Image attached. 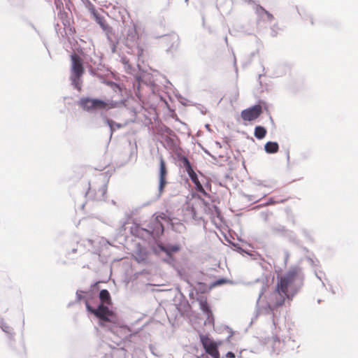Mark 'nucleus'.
<instances>
[{
    "label": "nucleus",
    "mask_w": 358,
    "mask_h": 358,
    "mask_svg": "<svg viewBox=\"0 0 358 358\" xmlns=\"http://www.w3.org/2000/svg\"><path fill=\"white\" fill-rule=\"evenodd\" d=\"M279 145L276 142L268 141L264 145V150L267 153L273 154L278 151Z\"/></svg>",
    "instance_id": "obj_16"
},
{
    "label": "nucleus",
    "mask_w": 358,
    "mask_h": 358,
    "mask_svg": "<svg viewBox=\"0 0 358 358\" xmlns=\"http://www.w3.org/2000/svg\"><path fill=\"white\" fill-rule=\"evenodd\" d=\"M154 218H155V220H157V222H158V220H166V215L165 213H161L159 215H157Z\"/></svg>",
    "instance_id": "obj_22"
},
{
    "label": "nucleus",
    "mask_w": 358,
    "mask_h": 358,
    "mask_svg": "<svg viewBox=\"0 0 358 358\" xmlns=\"http://www.w3.org/2000/svg\"><path fill=\"white\" fill-rule=\"evenodd\" d=\"M224 283V279H220L218 280V284H222Z\"/></svg>",
    "instance_id": "obj_30"
},
{
    "label": "nucleus",
    "mask_w": 358,
    "mask_h": 358,
    "mask_svg": "<svg viewBox=\"0 0 358 358\" xmlns=\"http://www.w3.org/2000/svg\"><path fill=\"white\" fill-rule=\"evenodd\" d=\"M94 110H109L117 107V103L113 101H105L98 99H93Z\"/></svg>",
    "instance_id": "obj_8"
},
{
    "label": "nucleus",
    "mask_w": 358,
    "mask_h": 358,
    "mask_svg": "<svg viewBox=\"0 0 358 358\" xmlns=\"http://www.w3.org/2000/svg\"><path fill=\"white\" fill-rule=\"evenodd\" d=\"M85 304L87 310L100 320V326L105 327V322L115 323L117 322L116 314L108 306L100 304L97 308H93L88 302H86Z\"/></svg>",
    "instance_id": "obj_2"
},
{
    "label": "nucleus",
    "mask_w": 358,
    "mask_h": 358,
    "mask_svg": "<svg viewBox=\"0 0 358 358\" xmlns=\"http://www.w3.org/2000/svg\"><path fill=\"white\" fill-rule=\"evenodd\" d=\"M231 62H232L234 66H235L236 72H237V67L236 66V57L232 50H231Z\"/></svg>",
    "instance_id": "obj_25"
},
{
    "label": "nucleus",
    "mask_w": 358,
    "mask_h": 358,
    "mask_svg": "<svg viewBox=\"0 0 358 358\" xmlns=\"http://www.w3.org/2000/svg\"><path fill=\"white\" fill-rule=\"evenodd\" d=\"M256 13L258 16L262 20H266L268 21H271L273 18L272 14L266 11L262 6H257L256 7Z\"/></svg>",
    "instance_id": "obj_12"
},
{
    "label": "nucleus",
    "mask_w": 358,
    "mask_h": 358,
    "mask_svg": "<svg viewBox=\"0 0 358 358\" xmlns=\"http://www.w3.org/2000/svg\"><path fill=\"white\" fill-rule=\"evenodd\" d=\"M102 195H104L106 192V188L105 187H103L101 189Z\"/></svg>",
    "instance_id": "obj_29"
},
{
    "label": "nucleus",
    "mask_w": 358,
    "mask_h": 358,
    "mask_svg": "<svg viewBox=\"0 0 358 358\" xmlns=\"http://www.w3.org/2000/svg\"><path fill=\"white\" fill-rule=\"evenodd\" d=\"M71 61L72 73L71 80L76 87L80 91L81 87L80 86L79 81L85 72L83 61L82 58L76 53L71 55Z\"/></svg>",
    "instance_id": "obj_3"
},
{
    "label": "nucleus",
    "mask_w": 358,
    "mask_h": 358,
    "mask_svg": "<svg viewBox=\"0 0 358 358\" xmlns=\"http://www.w3.org/2000/svg\"><path fill=\"white\" fill-rule=\"evenodd\" d=\"M266 134V129L262 126H257L255 128L254 135L257 139H262Z\"/></svg>",
    "instance_id": "obj_17"
},
{
    "label": "nucleus",
    "mask_w": 358,
    "mask_h": 358,
    "mask_svg": "<svg viewBox=\"0 0 358 358\" xmlns=\"http://www.w3.org/2000/svg\"><path fill=\"white\" fill-rule=\"evenodd\" d=\"M226 334L227 335V337L225 340V343H228L232 345H236L237 342L240 339L239 334L233 331L229 327H225V335Z\"/></svg>",
    "instance_id": "obj_9"
},
{
    "label": "nucleus",
    "mask_w": 358,
    "mask_h": 358,
    "mask_svg": "<svg viewBox=\"0 0 358 358\" xmlns=\"http://www.w3.org/2000/svg\"><path fill=\"white\" fill-rule=\"evenodd\" d=\"M238 96V92L237 88L236 87L234 90L233 95H232V99H231V102H232L233 101H236Z\"/></svg>",
    "instance_id": "obj_24"
},
{
    "label": "nucleus",
    "mask_w": 358,
    "mask_h": 358,
    "mask_svg": "<svg viewBox=\"0 0 358 358\" xmlns=\"http://www.w3.org/2000/svg\"><path fill=\"white\" fill-rule=\"evenodd\" d=\"M181 162H182V165H183L184 168L185 169L187 173H188V175L194 172V171L193 170V169L191 166L189 161L188 160V159L187 157H183L181 159Z\"/></svg>",
    "instance_id": "obj_20"
},
{
    "label": "nucleus",
    "mask_w": 358,
    "mask_h": 358,
    "mask_svg": "<svg viewBox=\"0 0 358 358\" xmlns=\"http://www.w3.org/2000/svg\"><path fill=\"white\" fill-rule=\"evenodd\" d=\"M170 251L171 252H177L180 250V247L178 245H173L169 248Z\"/></svg>",
    "instance_id": "obj_26"
},
{
    "label": "nucleus",
    "mask_w": 358,
    "mask_h": 358,
    "mask_svg": "<svg viewBox=\"0 0 358 358\" xmlns=\"http://www.w3.org/2000/svg\"><path fill=\"white\" fill-rule=\"evenodd\" d=\"M225 357H227V358H234L235 357V355H234V353H233L231 352H228L227 354H225Z\"/></svg>",
    "instance_id": "obj_27"
},
{
    "label": "nucleus",
    "mask_w": 358,
    "mask_h": 358,
    "mask_svg": "<svg viewBox=\"0 0 358 358\" xmlns=\"http://www.w3.org/2000/svg\"><path fill=\"white\" fill-rule=\"evenodd\" d=\"M189 176L192 181L194 183L196 190L199 192L206 194L202 185L201 184L198 179L196 173L195 172H193L191 174H189Z\"/></svg>",
    "instance_id": "obj_15"
},
{
    "label": "nucleus",
    "mask_w": 358,
    "mask_h": 358,
    "mask_svg": "<svg viewBox=\"0 0 358 358\" xmlns=\"http://www.w3.org/2000/svg\"><path fill=\"white\" fill-rule=\"evenodd\" d=\"M94 15L95 17L96 22L101 26V27L103 30H107L108 26L104 17L95 13H94Z\"/></svg>",
    "instance_id": "obj_18"
},
{
    "label": "nucleus",
    "mask_w": 358,
    "mask_h": 358,
    "mask_svg": "<svg viewBox=\"0 0 358 358\" xmlns=\"http://www.w3.org/2000/svg\"><path fill=\"white\" fill-rule=\"evenodd\" d=\"M152 226L150 227V229L152 230V233L159 234L163 233L164 231V227L162 223L160 220H155V218L153 217L151 220Z\"/></svg>",
    "instance_id": "obj_13"
},
{
    "label": "nucleus",
    "mask_w": 358,
    "mask_h": 358,
    "mask_svg": "<svg viewBox=\"0 0 358 358\" xmlns=\"http://www.w3.org/2000/svg\"><path fill=\"white\" fill-rule=\"evenodd\" d=\"M289 257V252H288L287 251H285V264L287 263V260H288Z\"/></svg>",
    "instance_id": "obj_28"
},
{
    "label": "nucleus",
    "mask_w": 358,
    "mask_h": 358,
    "mask_svg": "<svg viewBox=\"0 0 358 358\" xmlns=\"http://www.w3.org/2000/svg\"><path fill=\"white\" fill-rule=\"evenodd\" d=\"M225 241H227L229 244H231L232 246H234L236 248V250H240L241 252L243 251V250L239 246H238L237 244L232 243L230 240L227 239L226 236H225Z\"/></svg>",
    "instance_id": "obj_23"
},
{
    "label": "nucleus",
    "mask_w": 358,
    "mask_h": 358,
    "mask_svg": "<svg viewBox=\"0 0 358 358\" xmlns=\"http://www.w3.org/2000/svg\"><path fill=\"white\" fill-rule=\"evenodd\" d=\"M78 105L80 108L86 111H91L94 110L93 99L86 97L82 98L80 99Z\"/></svg>",
    "instance_id": "obj_11"
},
{
    "label": "nucleus",
    "mask_w": 358,
    "mask_h": 358,
    "mask_svg": "<svg viewBox=\"0 0 358 358\" xmlns=\"http://www.w3.org/2000/svg\"><path fill=\"white\" fill-rule=\"evenodd\" d=\"M273 203V200H272V199H271V200L269 201V203Z\"/></svg>",
    "instance_id": "obj_31"
},
{
    "label": "nucleus",
    "mask_w": 358,
    "mask_h": 358,
    "mask_svg": "<svg viewBox=\"0 0 358 358\" xmlns=\"http://www.w3.org/2000/svg\"><path fill=\"white\" fill-rule=\"evenodd\" d=\"M201 341L206 352L213 358H218L220 356L216 343L208 336H201Z\"/></svg>",
    "instance_id": "obj_6"
},
{
    "label": "nucleus",
    "mask_w": 358,
    "mask_h": 358,
    "mask_svg": "<svg viewBox=\"0 0 358 358\" xmlns=\"http://www.w3.org/2000/svg\"><path fill=\"white\" fill-rule=\"evenodd\" d=\"M273 325L275 326V321L273 320Z\"/></svg>",
    "instance_id": "obj_32"
},
{
    "label": "nucleus",
    "mask_w": 358,
    "mask_h": 358,
    "mask_svg": "<svg viewBox=\"0 0 358 358\" xmlns=\"http://www.w3.org/2000/svg\"><path fill=\"white\" fill-rule=\"evenodd\" d=\"M99 299L101 304L110 305L112 303L111 298L109 292L107 289H102L99 292Z\"/></svg>",
    "instance_id": "obj_14"
},
{
    "label": "nucleus",
    "mask_w": 358,
    "mask_h": 358,
    "mask_svg": "<svg viewBox=\"0 0 358 358\" xmlns=\"http://www.w3.org/2000/svg\"><path fill=\"white\" fill-rule=\"evenodd\" d=\"M260 285V292L257 301L260 314L271 315L273 310L281 306L285 301L292 300L303 285V274L299 267H292L285 274L278 275L275 289L264 296L268 287L269 279L263 276L255 280Z\"/></svg>",
    "instance_id": "obj_1"
},
{
    "label": "nucleus",
    "mask_w": 358,
    "mask_h": 358,
    "mask_svg": "<svg viewBox=\"0 0 358 358\" xmlns=\"http://www.w3.org/2000/svg\"><path fill=\"white\" fill-rule=\"evenodd\" d=\"M159 192L162 193L164 190V187L166 186V185L167 183L166 176L168 174V169L166 167V162L162 155L159 157Z\"/></svg>",
    "instance_id": "obj_7"
},
{
    "label": "nucleus",
    "mask_w": 358,
    "mask_h": 358,
    "mask_svg": "<svg viewBox=\"0 0 358 358\" xmlns=\"http://www.w3.org/2000/svg\"><path fill=\"white\" fill-rule=\"evenodd\" d=\"M191 208L193 217L196 220H203L204 215L208 214L210 211L208 204L200 198L194 201Z\"/></svg>",
    "instance_id": "obj_4"
},
{
    "label": "nucleus",
    "mask_w": 358,
    "mask_h": 358,
    "mask_svg": "<svg viewBox=\"0 0 358 358\" xmlns=\"http://www.w3.org/2000/svg\"><path fill=\"white\" fill-rule=\"evenodd\" d=\"M181 162H182V165H183L184 168L185 169L187 173H188V175L194 172V171L193 170V169L191 166L189 161L188 160V159L187 157H183L181 159Z\"/></svg>",
    "instance_id": "obj_19"
},
{
    "label": "nucleus",
    "mask_w": 358,
    "mask_h": 358,
    "mask_svg": "<svg viewBox=\"0 0 358 358\" xmlns=\"http://www.w3.org/2000/svg\"><path fill=\"white\" fill-rule=\"evenodd\" d=\"M267 344L271 347V351L275 354H278L284 346L283 342L277 337H273L268 341Z\"/></svg>",
    "instance_id": "obj_10"
},
{
    "label": "nucleus",
    "mask_w": 358,
    "mask_h": 358,
    "mask_svg": "<svg viewBox=\"0 0 358 358\" xmlns=\"http://www.w3.org/2000/svg\"><path fill=\"white\" fill-rule=\"evenodd\" d=\"M199 305H200L201 309L204 313H206V314L209 315V313H210V308L208 306V304L206 299L202 297V298H201L199 300Z\"/></svg>",
    "instance_id": "obj_21"
},
{
    "label": "nucleus",
    "mask_w": 358,
    "mask_h": 358,
    "mask_svg": "<svg viewBox=\"0 0 358 358\" xmlns=\"http://www.w3.org/2000/svg\"><path fill=\"white\" fill-rule=\"evenodd\" d=\"M262 113V108L257 104L242 110L241 117L244 121L251 122L257 119Z\"/></svg>",
    "instance_id": "obj_5"
}]
</instances>
